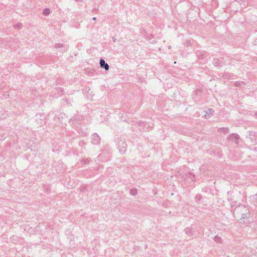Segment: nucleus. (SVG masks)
I'll return each instance as SVG.
<instances>
[{
    "label": "nucleus",
    "instance_id": "obj_1",
    "mask_svg": "<svg viewBox=\"0 0 257 257\" xmlns=\"http://www.w3.org/2000/svg\"><path fill=\"white\" fill-rule=\"evenodd\" d=\"M249 213V209L244 205L236 207L233 212L234 215H236L240 219L247 218Z\"/></svg>",
    "mask_w": 257,
    "mask_h": 257
},
{
    "label": "nucleus",
    "instance_id": "obj_2",
    "mask_svg": "<svg viewBox=\"0 0 257 257\" xmlns=\"http://www.w3.org/2000/svg\"><path fill=\"white\" fill-rule=\"evenodd\" d=\"M116 146L121 154H124L126 151L127 144L123 137H120L115 139Z\"/></svg>",
    "mask_w": 257,
    "mask_h": 257
},
{
    "label": "nucleus",
    "instance_id": "obj_3",
    "mask_svg": "<svg viewBox=\"0 0 257 257\" xmlns=\"http://www.w3.org/2000/svg\"><path fill=\"white\" fill-rule=\"evenodd\" d=\"M183 178L184 179V181L190 183L194 182L195 180V176L191 172H188L185 173Z\"/></svg>",
    "mask_w": 257,
    "mask_h": 257
},
{
    "label": "nucleus",
    "instance_id": "obj_4",
    "mask_svg": "<svg viewBox=\"0 0 257 257\" xmlns=\"http://www.w3.org/2000/svg\"><path fill=\"white\" fill-rule=\"evenodd\" d=\"M227 139L229 141L233 142L236 145H238L239 143L238 140L239 137L237 134L232 133L227 136Z\"/></svg>",
    "mask_w": 257,
    "mask_h": 257
},
{
    "label": "nucleus",
    "instance_id": "obj_5",
    "mask_svg": "<svg viewBox=\"0 0 257 257\" xmlns=\"http://www.w3.org/2000/svg\"><path fill=\"white\" fill-rule=\"evenodd\" d=\"M91 143L94 145H98L100 142V138L96 133H94L91 135Z\"/></svg>",
    "mask_w": 257,
    "mask_h": 257
},
{
    "label": "nucleus",
    "instance_id": "obj_6",
    "mask_svg": "<svg viewBox=\"0 0 257 257\" xmlns=\"http://www.w3.org/2000/svg\"><path fill=\"white\" fill-rule=\"evenodd\" d=\"M213 64L215 67H221L224 65V62L222 58H214L213 60Z\"/></svg>",
    "mask_w": 257,
    "mask_h": 257
},
{
    "label": "nucleus",
    "instance_id": "obj_7",
    "mask_svg": "<svg viewBox=\"0 0 257 257\" xmlns=\"http://www.w3.org/2000/svg\"><path fill=\"white\" fill-rule=\"evenodd\" d=\"M99 64L101 68L104 69L106 71L108 70L109 66L102 58H101L99 60Z\"/></svg>",
    "mask_w": 257,
    "mask_h": 257
},
{
    "label": "nucleus",
    "instance_id": "obj_8",
    "mask_svg": "<svg viewBox=\"0 0 257 257\" xmlns=\"http://www.w3.org/2000/svg\"><path fill=\"white\" fill-rule=\"evenodd\" d=\"M214 112V111L213 109L211 108H208L207 110L206 111L205 114L204 115V117L205 118H208L210 117L211 116H212Z\"/></svg>",
    "mask_w": 257,
    "mask_h": 257
},
{
    "label": "nucleus",
    "instance_id": "obj_9",
    "mask_svg": "<svg viewBox=\"0 0 257 257\" xmlns=\"http://www.w3.org/2000/svg\"><path fill=\"white\" fill-rule=\"evenodd\" d=\"M250 202L254 205L257 206V194L251 196L249 198Z\"/></svg>",
    "mask_w": 257,
    "mask_h": 257
},
{
    "label": "nucleus",
    "instance_id": "obj_10",
    "mask_svg": "<svg viewBox=\"0 0 257 257\" xmlns=\"http://www.w3.org/2000/svg\"><path fill=\"white\" fill-rule=\"evenodd\" d=\"M196 55L199 59H203L206 57L205 52L202 51H197Z\"/></svg>",
    "mask_w": 257,
    "mask_h": 257
},
{
    "label": "nucleus",
    "instance_id": "obj_11",
    "mask_svg": "<svg viewBox=\"0 0 257 257\" xmlns=\"http://www.w3.org/2000/svg\"><path fill=\"white\" fill-rule=\"evenodd\" d=\"M184 231L186 234H187L189 236H191L193 235L192 231L193 229L191 227H187L184 229Z\"/></svg>",
    "mask_w": 257,
    "mask_h": 257
},
{
    "label": "nucleus",
    "instance_id": "obj_12",
    "mask_svg": "<svg viewBox=\"0 0 257 257\" xmlns=\"http://www.w3.org/2000/svg\"><path fill=\"white\" fill-rule=\"evenodd\" d=\"M249 140L251 142H253L255 144H257V133H254L253 137H250Z\"/></svg>",
    "mask_w": 257,
    "mask_h": 257
},
{
    "label": "nucleus",
    "instance_id": "obj_13",
    "mask_svg": "<svg viewBox=\"0 0 257 257\" xmlns=\"http://www.w3.org/2000/svg\"><path fill=\"white\" fill-rule=\"evenodd\" d=\"M202 199V195L200 194H197L195 197V201L197 203H199L200 201H201Z\"/></svg>",
    "mask_w": 257,
    "mask_h": 257
},
{
    "label": "nucleus",
    "instance_id": "obj_14",
    "mask_svg": "<svg viewBox=\"0 0 257 257\" xmlns=\"http://www.w3.org/2000/svg\"><path fill=\"white\" fill-rule=\"evenodd\" d=\"M50 10L49 8H45L42 12V14L44 16H48L50 14Z\"/></svg>",
    "mask_w": 257,
    "mask_h": 257
},
{
    "label": "nucleus",
    "instance_id": "obj_15",
    "mask_svg": "<svg viewBox=\"0 0 257 257\" xmlns=\"http://www.w3.org/2000/svg\"><path fill=\"white\" fill-rule=\"evenodd\" d=\"M130 193L132 195L135 196L137 194L138 190L136 188H133L130 190Z\"/></svg>",
    "mask_w": 257,
    "mask_h": 257
},
{
    "label": "nucleus",
    "instance_id": "obj_16",
    "mask_svg": "<svg viewBox=\"0 0 257 257\" xmlns=\"http://www.w3.org/2000/svg\"><path fill=\"white\" fill-rule=\"evenodd\" d=\"M22 27H23V25L22 23H18L15 25H14V27L16 29H21L22 28Z\"/></svg>",
    "mask_w": 257,
    "mask_h": 257
},
{
    "label": "nucleus",
    "instance_id": "obj_17",
    "mask_svg": "<svg viewBox=\"0 0 257 257\" xmlns=\"http://www.w3.org/2000/svg\"><path fill=\"white\" fill-rule=\"evenodd\" d=\"M214 240L217 243H221L222 241L221 238L218 235L215 236V237L214 238Z\"/></svg>",
    "mask_w": 257,
    "mask_h": 257
},
{
    "label": "nucleus",
    "instance_id": "obj_18",
    "mask_svg": "<svg viewBox=\"0 0 257 257\" xmlns=\"http://www.w3.org/2000/svg\"><path fill=\"white\" fill-rule=\"evenodd\" d=\"M90 160L91 159L90 158L83 159L81 160V162L84 164H87L90 161Z\"/></svg>",
    "mask_w": 257,
    "mask_h": 257
},
{
    "label": "nucleus",
    "instance_id": "obj_19",
    "mask_svg": "<svg viewBox=\"0 0 257 257\" xmlns=\"http://www.w3.org/2000/svg\"><path fill=\"white\" fill-rule=\"evenodd\" d=\"M63 100L66 102V103L67 105H71V100L67 98H65Z\"/></svg>",
    "mask_w": 257,
    "mask_h": 257
},
{
    "label": "nucleus",
    "instance_id": "obj_20",
    "mask_svg": "<svg viewBox=\"0 0 257 257\" xmlns=\"http://www.w3.org/2000/svg\"><path fill=\"white\" fill-rule=\"evenodd\" d=\"M244 83L243 82H241V81H236L234 83V85L236 86V87H239L240 86L241 84H243Z\"/></svg>",
    "mask_w": 257,
    "mask_h": 257
},
{
    "label": "nucleus",
    "instance_id": "obj_21",
    "mask_svg": "<svg viewBox=\"0 0 257 257\" xmlns=\"http://www.w3.org/2000/svg\"><path fill=\"white\" fill-rule=\"evenodd\" d=\"M55 48H60V47H63V45L61 43H56L55 44Z\"/></svg>",
    "mask_w": 257,
    "mask_h": 257
},
{
    "label": "nucleus",
    "instance_id": "obj_22",
    "mask_svg": "<svg viewBox=\"0 0 257 257\" xmlns=\"http://www.w3.org/2000/svg\"><path fill=\"white\" fill-rule=\"evenodd\" d=\"M221 129L224 134H227L229 132V128L228 127H222Z\"/></svg>",
    "mask_w": 257,
    "mask_h": 257
},
{
    "label": "nucleus",
    "instance_id": "obj_23",
    "mask_svg": "<svg viewBox=\"0 0 257 257\" xmlns=\"http://www.w3.org/2000/svg\"><path fill=\"white\" fill-rule=\"evenodd\" d=\"M79 145L81 147H83L84 145H85V143L83 141H81L79 143Z\"/></svg>",
    "mask_w": 257,
    "mask_h": 257
},
{
    "label": "nucleus",
    "instance_id": "obj_24",
    "mask_svg": "<svg viewBox=\"0 0 257 257\" xmlns=\"http://www.w3.org/2000/svg\"><path fill=\"white\" fill-rule=\"evenodd\" d=\"M154 38V35H152V34H150L148 36V39L149 40H151L152 39H153Z\"/></svg>",
    "mask_w": 257,
    "mask_h": 257
},
{
    "label": "nucleus",
    "instance_id": "obj_25",
    "mask_svg": "<svg viewBox=\"0 0 257 257\" xmlns=\"http://www.w3.org/2000/svg\"><path fill=\"white\" fill-rule=\"evenodd\" d=\"M58 90L60 92H63V89L62 88H61V87H59Z\"/></svg>",
    "mask_w": 257,
    "mask_h": 257
},
{
    "label": "nucleus",
    "instance_id": "obj_26",
    "mask_svg": "<svg viewBox=\"0 0 257 257\" xmlns=\"http://www.w3.org/2000/svg\"><path fill=\"white\" fill-rule=\"evenodd\" d=\"M222 76H223V77H224V78H228V76H227V74H226V73H225H225H224V74H223Z\"/></svg>",
    "mask_w": 257,
    "mask_h": 257
},
{
    "label": "nucleus",
    "instance_id": "obj_27",
    "mask_svg": "<svg viewBox=\"0 0 257 257\" xmlns=\"http://www.w3.org/2000/svg\"><path fill=\"white\" fill-rule=\"evenodd\" d=\"M156 43H157V41H156V40H153L152 42V43H153V44H156Z\"/></svg>",
    "mask_w": 257,
    "mask_h": 257
},
{
    "label": "nucleus",
    "instance_id": "obj_28",
    "mask_svg": "<svg viewBox=\"0 0 257 257\" xmlns=\"http://www.w3.org/2000/svg\"><path fill=\"white\" fill-rule=\"evenodd\" d=\"M112 40L114 42H115L116 41V39L113 37H112Z\"/></svg>",
    "mask_w": 257,
    "mask_h": 257
},
{
    "label": "nucleus",
    "instance_id": "obj_29",
    "mask_svg": "<svg viewBox=\"0 0 257 257\" xmlns=\"http://www.w3.org/2000/svg\"><path fill=\"white\" fill-rule=\"evenodd\" d=\"M76 2H82L83 0H75Z\"/></svg>",
    "mask_w": 257,
    "mask_h": 257
},
{
    "label": "nucleus",
    "instance_id": "obj_30",
    "mask_svg": "<svg viewBox=\"0 0 257 257\" xmlns=\"http://www.w3.org/2000/svg\"><path fill=\"white\" fill-rule=\"evenodd\" d=\"M92 20H94V21H95L96 20V17H93L92 18Z\"/></svg>",
    "mask_w": 257,
    "mask_h": 257
},
{
    "label": "nucleus",
    "instance_id": "obj_31",
    "mask_svg": "<svg viewBox=\"0 0 257 257\" xmlns=\"http://www.w3.org/2000/svg\"><path fill=\"white\" fill-rule=\"evenodd\" d=\"M251 134H252V133H251V132H250V133H249V136H251Z\"/></svg>",
    "mask_w": 257,
    "mask_h": 257
}]
</instances>
